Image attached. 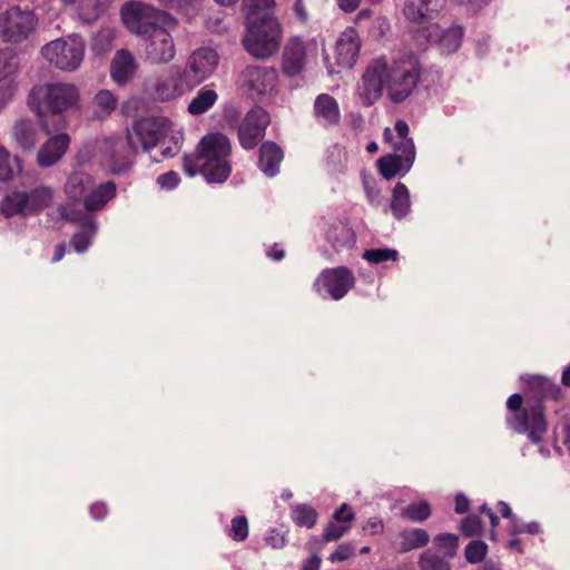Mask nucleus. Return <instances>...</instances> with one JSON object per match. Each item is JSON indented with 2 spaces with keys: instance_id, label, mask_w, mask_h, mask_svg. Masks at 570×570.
I'll use <instances>...</instances> for the list:
<instances>
[{
  "instance_id": "f257e3e1",
  "label": "nucleus",
  "mask_w": 570,
  "mask_h": 570,
  "mask_svg": "<svg viewBox=\"0 0 570 570\" xmlns=\"http://www.w3.org/2000/svg\"><path fill=\"white\" fill-rule=\"evenodd\" d=\"M420 65L412 53H403L389 60L385 56L373 59L362 77L361 97L366 106L382 97L384 88L394 102L404 101L416 87Z\"/></svg>"
},
{
  "instance_id": "f03ea898",
  "label": "nucleus",
  "mask_w": 570,
  "mask_h": 570,
  "mask_svg": "<svg viewBox=\"0 0 570 570\" xmlns=\"http://www.w3.org/2000/svg\"><path fill=\"white\" fill-rule=\"evenodd\" d=\"M128 28L140 37L139 51L144 61L150 65L169 63L176 56V46L170 32L158 23L168 13L154 7L130 1L121 9Z\"/></svg>"
},
{
  "instance_id": "7ed1b4c3",
  "label": "nucleus",
  "mask_w": 570,
  "mask_h": 570,
  "mask_svg": "<svg viewBox=\"0 0 570 570\" xmlns=\"http://www.w3.org/2000/svg\"><path fill=\"white\" fill-rule=\"evenodd\" d=\"M79 98L76 86L70 83H47L35 87L29 95V105L39 118L46 134L65 126L62 114L72 108Z\"/></svg>"
},
{
  "instance_id": "20e7f679",
  "label": "nucleus",
  "mask_w": 570,
  "mask_h": 570,
  "mask_svg": "<svg viewBox=\"0 0 570 570\" xmlns=\"http://www.w3.org/2000/svg\"><path fill=\"white\" fill-rule=\"evenodd\" d=\"M243 39L245 50L256 59L274 56L281 46L282 28L278 20L268 12L250 19Z\"/></svg>"
},
{
  "instance_id": "39448f33",
  "label": "nucleus",
  "mask_w": 570,
  "mask_h": 570,
  "mask_svg": "<svg viewBox=\"0 0 570 570\" xmlns=\"http://www.w3.org/2000/svg\"><path fill=\"white\" fill-rule=\"evenodd\" d=\"M522 396L518 393L509 396L507 407L513 412L508 419V425L518 433H527L533 443H539L547 431L544 407L540 403L522 406Z\"/></svg>"
},
{
  "instance_id": "423d86ee",
  "label": "nucleus",
  "mask_w": 570,
  "mask_h": 570,
  "mask_svg": "<svg viewBox=\"0 0 570 570\" xmlns=\"http://www.w3.org/2000/svg\"><path fill=\"white\" fill-rule=\"evenodd\" d=\"M55 190L48 185H38L26 190H13L0 202V210L6 217L38 215L53 202Z\"/></svg>"
},
{
  "instance_id": "0eeeda50",
  "label": "nucleus",
  "mask_w": 570,
  "mask_h": 570,
  "mask_svg": "<svg viewBox=\"0 0 570 570\" xmlns=\"http://www.w3.org/2000/svg\"><path fill=\"white\" fill-rule=\"evenodd\" d=\"M171 131L169 120L163 117L142 118L132 125L131 130H127L128 145L132 154L137 153V144H140L145 151H149L157 145H164L166 138Z\"/></svg>"
},
{
  "instance_id": "6e6552de",
  "label": "nucleus",
  "mask_w": 570,
  "mask_h": 570,
  "mask_svg": "<svg viewBox=\"0 0 570 570\" xmlns=\"http://www.w3.org/2000/svg\"><path fill=\"white\" fill-rule=\"evenodd\" d=\"M38 19L33 11L11 7L0 14V38L4 42L21 43L35 31Z\"/></svg>"
},
{
  "instance_id": "1a4fd4ad",
  "label": "nucleus",
  "mask_w": 570,
  "mask_h": 570,
  "mask_svg": "<svg viewBox=\"0 0 570 570\" xmlns=\"http://www.w3.org/2000/svg\"><path fill=\"white\" fill-rule=\"evenodd\" d=\"M42 56L61 70H76L82 62L85 45L79 38L56 39L42 47Z\"/></svg>"
},
{
  "instance_id": "9d476101",
  "label": "nucleus",
  "mask_w": 570,
  "mask_h": 570,
  "mask_svg": "<svg viewBox=\"0 0 570 570\" xmlns=\"http://www.w3.org/2000/svg\"><path fill=\"white\" fill-rule=\"evenodd\" d=\"M219 63V56L216 50L209 47H202L194 50L183 69L185 79L193 89L213 76Z\"/></svg>"
},
{
  "instance_id": "9b49d317",
  "label": "nucleus",
  "mask_w": 570,
  "mask_h": 570,
  "mask_svg": "<svg viewBox=\"0 0 570 570\" xmlns=\"http://www.w3.org/2000/svg\"><path fill=\"white\" fill-rule=\"evenodd\" d=\"M271 122L269 115L261 107L252 108L238 126L237 138L239 145L252 150L264 139Z\"/></svg>"
},
{
  "instance_id": "f8f14e48",
  "label": "nucleus",
  "mask_w": 570,
  "mask_h": 570,
  "mask_svg": "<svg viewBox=\"0 0 570 570\" xmlns=\"http://www.w3.org/2000/svg\"><path fill=\"white\" fill-rule=\"evenodd\" d=\"M181 166L185 175L195 177L197 174H202L208 184H223L232 174L230 159L199 163L197 156H184Z\"/></svg>"
},
{
  "instance_id": "ddd939ff",
  "label": "nucleus",
  "mask_w": 570,
  "mask_h": 570,
  "mask_svg": "<svg viewBox=\"0 0 570 570\" xmlns=\"http://www.w3.org/2000/svg\"><path fill=\"white\" fill-rule=\"evenodd\" d=\"M355 277L352 271L345 266L324 269L314 283L318 292L325 291L333 299L343 298L354 286Z\"/></svg>"
},
{
  "instance_id": "4468645a",
  "label": "nucleus",
  "mask_w": 570,
  "mask_h": 570,
  "mask_svg": "<svg viewBox=\"0 0 570 570\" xmlns=\"http://www.w3.org/2000/svg\"><path fill=\"white\" fill-rule=\"evenodd\" d=\"M278 73L266 66H246L240 72V85L250 95L272 94L276 88Z\"/></svg>"
},
{
  "instance_id": "2eb2a0df",
  "label": "nucleus",
  "mask_w": 570,
  "mask_h": 570,
  "mask_svg": "<svg viewBox=\"0 0 570 570\" xmlns=\"http://www.w3.org/2000/svg\"><path fill=\"white\" fill-rule=\"evenodd\" d=\"M400 154H387L380 157L376 161L379 173L387 180L395 176L406 174L415 160V146L413 140H407L403 145Z\"/></svg>"
},
{
  "instance_id": "dca6fc26",
  "label": "nucleus",
  "mask_w": 570,
  "mask_h": 570,
  "mask_svg": "<svg viewBox=\"0 0 570 570\" xmlns=\"http://www.w3.org/2000/svg\"><path fill=\"white\" fill-rule=\"evenodd\" d=\"M184 156H197L199 157V163L229 159L232 156V142L222 132H209L200 139L195 153L185 154Z\"/></svg>"
},
{
  "instance_id": "f3484780",
  "label": "nucleus",
  "mask_w": 570,
  "mask_h": 570,
  "mask_svg": "<svg viewBox=\"0 0 570 570\" xmlns=\"http://www.w3.org/2000/svg\"><path fill=\"white\" fill-rule=\"evenodd\" d=\"M361 49V39L355 28L347 27L338 37L335 46L336 63L351 69L355 65Z\"/></svg>"
},
{
  "instance_id": "a211bd4d",
  "label": "nucleus",
  "mask_w": 570,
  "mask_h": 570,
  "mask_svg": "<svg viewBox=\"0 0 570 570\" xmlns=\"http://www.w3.org/2000/svg\"><path fill=\"white\" fill-rule=\"evenodd\" d=\"M282 58V70L286 77L299 75L306 65L305 42L298 37L291 38L284 47Z\"/></svg>"
},
{
  "instance_id": "6ab92c4d",
  "label": "nucleus",
  "mask_w": 570,
  "mask_h": 570,
  "mask_svg": "<svg viewBox=\"0 0 570 570\" xmlns=\"http://www.w3.org/2000/svg\"><path fill=\"white\" fill-rule=\"evenodd\" d=\"M185 79V73L178 66L170 67L167 76L160 79L155 87L156 96L161 101H170L185 91L191 90Z\"/></svg>"
},
{
  "instance_id": "aec40b11",
  "label": "nucleus",
  "mask_w": 570,
  "mask_h": 570,
  "mask_svg": "<svg viewBox=\"0 0 570 570\" xmlns=\"http://www.w3.org/2000/svg\"><path fill=\"white\" fill-rule=\"evenodd\" d=\"M446 0H405L404 16L412 22L426 24L444 8Z\"/></svg>"
},
{
  "instance_id": "412c9836",
  "label": "nucleus",
  "mask_w": 570,
  "mask_h": 570,
  "mask_svg": "<svg viewBox=\"0 0 570 570\" xmlns=\"http://www.w3.org/2000/svg\"><path fill=\"white\" fill-rule=\"evenodd\" d=\"M313 117L324 128L338 126L341 110L337 100L328 94L317 95L313 105Z\"/></svg>"
},
{
  "instance_id": "4be33fe9",
  "label": "nucleus",
  "mask_w": 570,
  "mask_h": 570,
  "mask_svg": "<svg viewBox=\"0 0 570 570\" xmlns=\"http://www.w3.org/2000/svg\"><path fill=\"white\" fill-rule=\"evenodd\" d=\"M529 392L535 399L534 403H542L544 401H556L559 402L563 400V391L559 384H557L553 380L542 376V375H530L525 380Z\"/></svg>"
},
{
  "instance_id": "5701e85b",
  "label": "nucleus",
  "mask_w": 570,
  "mask_h": 570,
  "mask_svg": "<svg viewBox=\"0 0 570 570\" xmlns=\"http://www.w3.org/2000/svg\"><path fill=\"white\" fill-rule=\"evenodd\" d=\"M70 144L67 134H58L47 140L38 151L37 163L41 168H48L57 164L66 154Z\"/></svg>"
},
{
  "instance_id": "b1692460",
  "label": "nucleus",
  "mask_w": 570,
  "mask_h": 570,
  "mask_svg": "<svg viewBox=\"0 0 570 570\" xmlns=\"http://www.w3.org/2000/svg\"><path fill=\"white\" fill-rule=\"evenodd\" d=\"M136 69L132 53L129 50L120 49L111 61L110 75L116 83L125 85L134 78Z\"/></svg>"
},
{
  "instance_id": "393cba45",
  "label": "nucleus",
  "mask_w": 570,
  "mask_h": 570,
  "mask_svg": "<svg viewBox=\"0 0 570 570\" xmlns=\"http://www.w3.org/2000/svg\"><path fill=\"white\" fill-rule=\"evenodd\" d=\"M284 158L282 148L274 141H265L259 147L258 167L268 177L279 173V165Z\"/></svg>"
},
{
  "instance_id": "a878e982",
  "label": "nucleus",
  "mask_w": 570,
  "mask_h": 570,
  "mask_svg": "<svg viewBox=\"0 0 570 570\" xmlns=\"http://www.w3.org/2000/svg\"><path fill=\"white\" fill-rule=\"evenodd\" d=\"M116 184L111 180L92 187L85 197L83 207L87 212L101 210L116 196Z\"/></svg>"
},
{
  "instance_id": "bb28decb",
  "label": "nucleus",
  "mask_w": 570,
  "mask_h": 570,
  "mask_svg": "<svg viewBox=\"0 0 570 570\" xmlns=\"http://www.w3.org/2000/svg\"><path fill=\"white\" fill-rule=\"evenodd\" d=\"M94 185L95 180L91 175L83 171H75L67 179L65 193L68 198L80 202L85 199Z\"/></svg>"
},
{
  "instance_id": "cd10ccee",
  "label": "nucleus",
  "mask_w": 570,
  "mask_h": 570,
  "mask_svg": "<svg viewBox=\"0 0 570 570\" xmlns=\"http://www.w3.org/2000/svg\"><path fill=\"white\" fill-rule=\"evenodd\" d=\"M131 149L128 140L117 139L112 142V151L109 159L110 170L115 175H120L130 169L132 165Z\"/></svg>"
},
{
  "instance_id": "c85d7f7f",
  "label": "nucleus",
  "mask_w": 570,
  "mask_h": 570,
  "mask_svg": "<svg viewBox=\"0 0 570 570\" xmlns=\"http://www.w3.org/2000/svg\"><path fill=\"white\" fill-rule=\"evenodd\" d=\"M12 136L18 148L30 151L37 144V129L29 119L18 120L12 128Z\"/></svg>"
},
{
  "instance_id": "c756f323",
  "label": "nucleus",
  "mask_w": 570,
  "mask_h": 570,
  "mask_svg": "<svg viewBox=\"0 0 570 570\" xmlns=\"http://www.w3.org/2000/svg\"><path fill=\"white\" fill-rule=\"evenodd\" d=\"M397 551L405 553L411 550L425 547L430 541V535L426 530L421 528L405 529L399 532Z\"/></svg>"
},
{
  "instance_id": "7c9ffc66",
  "label": "nucleus",
  "mask_w": 570,
  "mask_h": 570,
  "mask_svg": "<svg viewBox=\"0 0 570 570\" xmlns=\"http://www.w3.org/2000/svg\"><path fill=\"white\" fill-rule=\"evenodd\" d=\"M218 100V94L213 85L204 86L188 105V112L193 116H199L207 112Z\"/></svg>"
},
{
  "instance_id": "2f4dec72",
  "label": "nucleus",
  "mask_w": 570,
  "mask_h": 570,
  "mask_svg": "<svg viewBox=\"0 0 570 570\" xmlns=\"http://www.w3.org/2000/svg\"><path fill=\"white\" fill-rule=\"evenodd\" d=\"M390 208L396 219L404 218L411 208L409 188L403 183H396L392 190Z\"/></svg>"
},
{
  "instance_id": "473e14b6",
  "label": "nucleus",
  "mask_w": 570,
  "mask_h": 570,
  "mask_svg": "<svg viewBox=\"0 0 570 570\" xmlns=\"http://www.w3.org/2000/svg\"><path fill=\"white\" fill-rule=\"evenodd\" d=\"M97 230V224L94 219H86L73 234L70 245L77 253H83L88 249Z\"/></svg>"
},
{
  "instance_id": "72a5a7b5",
  "label": "nucleus",
  "mask_w": 570,
  "mask_h": 570,
  "mask_svg": "<svg viewBox=\"0 0 570 570\" xmlns=\"http://www.w3.org/2000/svg\"><path fill=\"white\" fill-rule=\"evenodd\" d=\"M21 169L20 159L12 157L3 146H0V180H11Z\"/></svg>"
},
{
  "instance_id": "f704fd0d",
  "label": "nucleus",
  "mask_w": 570,
  "mask_h": 570,
  "mask_svg": "<svg viewBox=\"0 0 570 570\" xmlns=\"http://www.w3.org/2000/svg\"><path fill=\"white\" fill-rule=\"evenodd\" d=\"M291 518L296 525L312 529L317 522L318 513L312 505L301 503L293 508Z\"/></svg>"
},
{
  "instance_id": "c9c22d12",
  "label": "nucleus",
  "mask_w": 570,
  "mask_h": 570,
  "mask_svg": "<svg viewBox=\"0 0 570 570\" xmlns=\"http://www.w3.org/2000/svg\"><path fill=\"white\" fill-rule=\"evenodd\" d=\"M431 505L426 501L407 504L401 511V517L412 522L422 523L431 517Z\"/></svg>"
},
{
  "instance_id": "e433bc0d",
  "label": "nucleus",
  "mask_w": 570,
  "mask_h": 570,
  "mask_svg": "<svg viewBox=\"0 0 570 570\" xmlns=\"http://www.w3.org/2000/svg\"><path fill=\"white\" fill-rule=\"evenodd\" d=\"M463 36L464 30L461 26L451 27L441 36V47L448 53H453L460 48Z\"/></svg>"
},
{
  "instance_id": "4c0bfd02",
  "label": "nucleus",
  "mask_w": 570,
  "mask_h": 570,
  "mask_svg": "<svg viewBox=\"0 0 570 570\" xmlns=\"http://www.w3.org/2000/svg\"><path fill=\"white\" fill-rule=\"evenodd\" d=\"M17 53L11 48L0 50V81L11 77L18 70Z\"/></svg>"
},
{
  "instance_id": "58836bf2",
  "label": "nucleus",
  "mask_w": 570,
  "mask_h": 570,
  "mask_svg": "<svg viewBox=\"0 0 570 570\" xmlns=\"http://www.w3.org/2000/svg\"><path fill=\"white\" fill-rule=\"evenodd\" d=\"M96 116L105 118L110 115L117 107V99L109 90H100L95 97Z\"/></svg>"
},
{
  "instance_id": "ea45409f",
  "label": "nucleus",
  "mask_w": 570,
  "mask_h": 570,
  "mask_svg": "<svg viewBox=\"0 0 570 570\" xmlns=\"http://www.w3.org/2000/svg\"><path fill=\"white\" fill-rule=\"evenodd\" d=\"M419 566L421 570H451L446 558L430 551L422 553Z\"/></svg>"
},
{
  "instance_id": "a19ab883",
  "label": "nucleus",
  "mask_w": 570,
  "mask_h": 570,
  "mask_svg": "<svg viewBox=\"0 0 570 570\" xmlns=\"http://www.w3.org/2000/svg\"><path fill=\"white\" fill-rule=\"evenodd\" d=\"M399 252L392 248H371L363 253V258L371 264H381L387 261H396Z\"/></svg>"
},
{
  "instance_id": "79ce46f5",
  "label": "nucleus",
  "mask_w": 570,
  "mask_h": 570,
  "mask_svg": "<svg viewBox=\"0 0 570 570\" xmlns=\"http://www.w3.org/2000/svg\"><path fill=\"white\" fill-rule=\"evenodd\" d=\"M435 544L445 551V557L452 559L456 556L459 537L453 533H440L434 538Z\"/></svg>"
},
{
  "instance_id": "37998d69",
  "label": "nucleus",
  "mask_w": 570,
  "mask_h": 570,
  "mask_svg": "<svg viewBox=\"0 0 570 570\" xmlns=\"http://www.w3.org/2000/svg\"><path fill=\"white\" fill-rule=\"evenodd\" d=\"M488 552V546L481 540H473L465 547V559L470 563L481 562Z\"/></svg>"
},
{
  "instance_id": "c03bdc74",
  "label": "nucleus",
  "mask_w": 570,
  "mask_h": 570,
  "mask_svg": "<svg viewBox=\"0 0 570 570\" xmlns=\"http://www.w3.org/2000/svg\"><path fill=\"white\" fill-rule=\"evenodd\" d=\"M228 535L235 541H244L248 537V521L244 515L232 519Z\"/></svg>"
},
{
  "instance_id": "a18cd8bd",
  "label": "nucleus",
  "mask_w": 570,
  "mask_h": 570,
  "mask_svg": "<svg viewBox=\"0 0 570 570\" xmlns=\"http://www.w3.org/2000/svg\"><path fill=\"white\" fill-rule=\"evenodd\" d=\"M351 530L350 524L337 523L332 520L327 523L323 532V540L325 542H332L341 539L345 533Z\"/></svg>"
},
{
  "instance_id": "49530a36",
  "label": "nucleus",
  "mask_w": 570,
  "mask_h": 570,
  "mask_svg": "<svg viewBox=\"0 0 570 570\" xmlns=\"http://www.w3.org/2000/svg\"><path fill=\"white\" fill-rule=\"evenodd\" d=\"M57 212L65 222L79 223L81 225L86 219H90L83 212L76 209L71 204L59 205Z\"/></svg>"
},
{
  "instance_id": "de8ad7c7",
  "label": "nucleus",
  "mask_w": 570,
  "mask_h": 570,
  "mask_svg": "<svg viewBox=\"0 0 570 570\" xmlns=\"http://www.w3.org/2000/svg\"><path fill=\"white\" fill-rule=\"evenodd\" d=\"M482 528L481 519L478 515L464 518L460 527L462 534L468 538L480 535Z\"/></svg>"
},
{
  "instance_id": "09e8293b",
  "label": "nucleus",
  "mask_w": 570,
  "mask_h": 570,
  "mask_svg": "<svg viewBox=\"0 0 570 570\" xmlns=\"http://www.w3.org/2000/svg\"><path fill=\"white\" fill-rule=\"evenodd\" d=\"M244 6L248 9V17L253 19L261 17V11L273 9L275 0H244Z\"/></svg>"
},
{
  "instance_id": "8fccbe9b",
  "label": "nucleus",
  "mask_w": 570,
  "mask_h": 570,
  "mask_svg": "<svg viewBox=\"0 0 570 570\" xmlns=\"http://www.w3.org/2000/svg\"><path fill=\"white\" fill-rule=\"evenodd\" d=\"M161 155L165 158H171L176 156L181 149V137L177 135H171L166 138V142L160 145Z\"/></svg>"
},
{
  "instance_id": "3c124183",
  "label": "nucleus",
  "mask_w": 570,
  "mask_h": 570,
  "mask_svg": "<svg viewBox=\"0 0 570 570\" xmlns=\"http://www.w3.org/2000/svg\"><path fill=\"white\" fill-rule=\"evenodd\" d=\"M355 554V547L350 542H344L330 556L332 562H342Z\"/></svg>"
},
{
  "instance_id": "603ef678",
  "label": "nucleus",
  "mask_w": 570,
  "mask_h": 570,
  "mask_svg": "<svg viewBox=\"0 0 570 570\" xmlns=\"http://www.w3.org/2000/svg\"><path fill=\"white\" fill-rule=\"evenodd\" d=\"M394 128H395L399 141H395L393 144V148L395 150H403V145L405 144V141L413 140L412 138L409 137V132H410L409 125L406 124V121L400 119L395 122Z\"/></svg>"
},
{
  "instance_id": "864d4df0",
  "label": "nucleus",
  "mask_w": 570,
  "mask_h": 570,
  "mask_svg": "<svg viewBox=\"0 0 570 570\" xmlns=\"http://www.w3.org/2000/svg\"><path fill=\"white\" fill-rule=\"evenodd\" d=\"M332 519L337 523L348 524L355 519V513L350 504L343 503L334 511Z\"/></svg>"
},
{
  "instance_id": "5fc2aeb1",
  "label": "nucleus",
  "mask_w": 570,
  "mask_h": 570,
  "mask_svg": "<svg viewBox=\"0 0 570 570\" xmlns=\"http://www.w3.org/2000/svg\"><path fill=\"white\" fill-rule=\"evenodd\" d=\"M157 183L160 185L161 188L171 190L179 185L180 177L178 173L169 170L165 174L159 175L157 178Z\"/></svg>"
},
{
  "instance_id": "6e6d98bb",
  "label": "nucleus",
  "mask_w": 570,
  "mask_h": 570,
  "mask_svg": "<svg viewBox=\"0 0 570 570\" xmlns=\"http://www.w3.org/2000/svg\"><path fill=\"white\" fill-rule=\"evenodd\" d=\"M511 534L517 533H530V534H537L540 532V525L535 522L531 523H518L517 521L511 522Z\"/></svg>"
},
{
  "instance_id": "4d7b16f0",
  "label": "nucleus",
  "mask_w": 570,
  "mask_h": 570,
  "mask_svg": "<svg viewBox=\"0 0 570 570\" xmlns=\"http://www.w3.org/2000/svg\"><path fill=\"white\" fill-rule=\"evenodd\" d=\"M265 542L273 549H282L286 546L285 535L279 533L276 529H271L267 532Z\"/></svg>"
},
{
  "instance_id": "13d9d810",
  "label": "nucleus",
  "mask_w": 570,
  "mask_h": 570,
  "mask_svg": "<svg viewBox=\"0 0 570 570\" xmlns=\"http://www.w3.org/2000/svg\"><path fill=\"white\" fill-rule=\"evenodd\" d=\"M384 530V523L382 519L374 517L370 518L362 527V531L364 533H368L371 535H376L382 533Z\"/></svg>"
},
{
  "instance_id": "bf43d9fd",
  "label": "nucleus",
  "mask_w": 570,
  "mask_h": 570,
  "mask_svg": "<svg viewBox=\"0 0 570 570\" xmlns=\"http://www.w3.org/2000/svg\"><path fill=\"white\" fill-rule=\"evenodd\" d=\"M107 513H108V509H107L106 503H104V502H95L90 507V514L97 521L104 520L105 517L107 515Z\"/></svg>"
},
{
  "instance_id": "052dcab7",
  "label": "nucleus",
  "mask_w": 570,
  "mask_h": 570,
  "mask_svg": "<svg viewBox=\"0 0 570 570\" xmlns=\"http://www.w3.org/2000/svg\"><path fill=\"white\" fill-rule=\"evenodd\" d=\"M469 508H470L469 499L462 493L456 494L455 508H454L455 512L459 514H463L469 511Z\"/></svg>"
},
{
  "instance_id": "680f3d73",
  "label": "nucleus",
  "mask_w": 570,
  "mask_h": 570,
  "mask_svg": "<svg viewBox=\"0 0 570 570\" xmlns=\"http://www.w3.org/2000/svg\"><path fill=\"white\" fill-rule=\"evenodd\" d=\"M321 558L316 554L309 557L303 564L302 570H320Z\"/></svg>"
},
{
  "instance_id": "e2e57ef3",
  "label": "nucleus",
  "mask_w": 570,
  "mask_h": 570,
  "mask_svg": "<svg viewBox=\"0 0 570 570\" xmlns=\"http://www.w3.org/2000/svg\"><path fill=\"white\" fill-rule=\"evenodd\" d=\"M293 9H294L295 14L297 16V18L301 21L305 22L307 20V12L305 10L303 0H296Z\"/></svg>"
},
{
  "instance_id": "0e129e2a",
  "label": "nucleus",
  "mask_w": 570,
  "mask_h": 570,
  "mask_svg": "<svg viewBox=\"0 0 570 570\" xmlns=\"http://www.w3.org/2000/svg\"><path fill=\"white\" fill-rule=\"evenodd\" d=\"M360 2L361 0H337L338 7L345 12L354 11Z\"/></svg>"
},
{
  "instance_id": "69168bd1",
  "label": "nucleus",
  "mask_w": 570,
  "mask_h": 570,
  "mask_svg": "<svg viewBox=\"0 0 570 570\" xmlns=\"http://www.w3.org/2000/svg\"><path fill=\"white\" fill-rule=\"evenodd\" d=\"M160 3L168 8H180L190 4L195 0H159Z\"/></svg>"
},
{
  "instance_id": "338daca9",
  "label": "nucleus",
  "mask_w": 570,
  "mask_h": 570,
  "mask_svg": "<svg viewBox=\"0 0 570 570\" xmlns=\"http://www.w3.org/2000/svg\"><path fill=\"white\" fill-rule=\"evenodd\" d=\"M267 256L274 261H281L285 257V252L279 248L277 244H274V246L267 252Z\"/></svg>"
},
{
  "instance_id": "774afa93",
  "label": "nucleus",
  "mask_w": 570,
  "mask_h": 570,
  "mask_svg": "<svg viewBox=\"0 0 570 570\" xmlns=\"http://www.w3.org/2000/svg\"><path fill=\"white\" fill-rule=\"evenodd\" d=\"M498 511L501 513L503 518L512 519L513 513L509 504L504 501H499L497 504Z\"/></svg>"
}]
</instances>
